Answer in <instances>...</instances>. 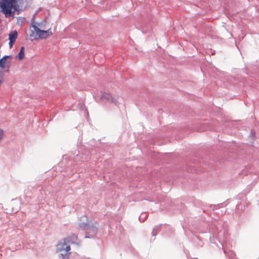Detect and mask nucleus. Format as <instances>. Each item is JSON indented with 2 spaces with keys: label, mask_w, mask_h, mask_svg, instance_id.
I'll return each mask as SVG.
<instances>
[{
  "label": "nucleus",
  "mask_w": 259,
  "mask_h": 259,
  "mask_svg": "<svg viewBox=\"0 0 259 259\" xmlns=\"http://www.w3.org/2000/svg\"><path fill=\"white\" fill-rule=\"evenodd\" d=\"M73 238H74V239H77V236L76 235H74V234H73L71 236Z\"/></svg>",
  "instance_id": "f8f14e48"
},
{
  "label": "nucleus",
  "mask_w": 259,
  "mask_h": 259,
  "mask_svg": "<svg viewBox=\"0 0 259 259\" xmlns=\"http://www.w3.org/2000/svg\"><path fill=\"white\" fill-rule=\"evenodd\" d=\"M111 94L109 93H104L102 96V99L108 102L111 103Z\"/></svg>",
  "instance_id": "0eeeda50"
},
{
  "label": "nucleus",
  "mask_w": 259,
  "mask_h": 259,
  "mask_svg": "<svg viewBox=\"0 0 259 259\" xmlns=\"http://www.w3.org/2000/svg\"><path fill=\"white\" fill-rule=\"evenodd\" d=\"M12 1V0H0V3H7Z\"/></svg>",
  "instance_id": "9d476101"
},
{
  "label": "nucleus",
  "mask_w": 259,
  "mask_h": 259,
  "mask_svg": "<svg viewBox=\"0 0 259 259\" xmlns=\"http://www.w3.org/2000/svg\"><path fill=\"white\" fill-rule=\"evenodd\" d=\"M1 7L6 17H10L15 12L13 1L7 3H0Z\"/></svg>",
  "instance_id": "f03ea898"
},
{
  "label": "nucleus",
  "mask_w": 259,
  "mask_h": 259,
  "mask_svg": "<svg viewBox=\"0 0 259 259\" xmlns=\"http://www.w3.org/2000/svg\"><path fill=\"white\" fill-rule=\"evenodd\" d=\"M118 97L113 96L111 94V103L117 105L118 103Z\"/></svg>",
  "instance_id": "1a4fd4ad"
},
{
  "label": "nucleus",
  "mask_w": 259,
  "mask_h": 259,
  "mask_svg": "<svg viewBox=\"0 0 259 259\" xmlns=\"http://www.w3.org/2000/svg\"><path fill=\"white\" fill-rule=\"evenodd\" d=\"M18 36V33L16 31H13L9 34V46L12 48L15 43Z\"/></svg>",
  "instance_id": "39448f33"
},
{
  "label": "nucleus",
  "mask_w": 259,
  "mask_h": 259,
  "mask_svg": "<svg viewBox=\"0 0 259 259\" xmlns=\"http://www.w3.org/2000/svg\"><path fill=\"white\" fill-rule=\"evenodd\" d=\"M21 21V22H23V19H18V23H19V21Z\"/></svg>",
  "instance_id": "4468645a"
},
{
  "label": "nucleus",
  "mask_w": 259,
  "mask_h": 259,
  "mask_svg": "<svg viewBox=\"0 0 259 259\" xmlns=\"http://www.w3.org/2000/svg\"><path fill=\"white\" fill-rule=\"evenodd\" d=\"M3 81V76L0 74V84L2 83Z\"/></svg>",
  "instance_id": "ddd939ff"
},
{
  "label": "nucleus",
  "mask_w": 259,
  "mask_h": 259,
  "mask_svg": "<svg viewBox=\"0 0 259 259\" xmlns=\"http://www.w3.org/2000/svg\"><path fill=\"white\" fill-rule=\"evenodd\" d=\"M24 47H22L18 55L16 56V58L19 60H22L24 58Z\"/></svg>",
  "instance_id": "423d86ee"
},
{
  "label": "nucleus",
  "mask_w": 259,
  "mask_h": 259,
  "mask_svg": "<svg viewBox=\"0 0 259 259\" xmlns=\"http://www.w3.org/2000/svg\"><path fill=\"white\" fill-rule=\"evenodd\" d=\"M32 28L33 30H31L30 36L33 39H45L52 34L51 29L47 30H41L35 25H33Z\"/></svg>",
  "instance_id": "f257e3e1"
},
{
  "label": "nucleus",
  "mask_w": 259,
  "mask_h": 259,
  "mask_svg": "<svg viewBox=\"0 0 259 259\" xmlns=\"http://www.w3.org/2000/svg\"><path fill=\"white\" fill-rule=\"evenodd\" d=\"M3 135V132L2 130H0V140L2 138Z\"/></svg>",
  "instance_id": "9b49d317"
},
{
  "label": "nucleus",
  "mask_w": 259,
  "mask_h": 259,
  "mask_svg": "<svg viewBox=\"0 0 259 259\" xmlns=\"http://www.w3.org/2000/svg\"><path fill=\"white\" fill-rule=\"evenodd\" d=\"M97 225H98L97 223L95 222V225L94 226H92V227H90L89 225L87 224L84 225L83 226L81 225V227H83L84 229L86 231H89L91 229H92L93 230H94V229L96 227Z\"/></svg>",
  "instance_id": "6e6552de"
},
{
  "label": "nucleus",
  "mask_w": 259,
  "mask_h": 259,
  "mask_svg": "<svg viewBox=\"0 0 259 259\" xmlns=\"http://www.w3.org/2000/svg\"><path fill=\"white\" fill-rule=\"evenodd\" d=\"M12 56H4L0 59V68L8 71L11 64Z\"/></svg>",
  "instance_id": "20e7f679"
},
{
  "label": "nucleus",
  "mask_w": 259,
  "mask_h": 259,
  "mask_svg": "<svg viewBox=\"0 0 259 259\" xmlns=\"http://www.w3.org/2000/svg\"><path fill=\"white\" fill-rule=\"evenodd\" d=\"M69 238L63 239L57 245V250L60 252L67 253L70 250Z\"/></svg>",
  "instance_id": "7ed1b4c3"
}]
</instances>
